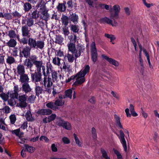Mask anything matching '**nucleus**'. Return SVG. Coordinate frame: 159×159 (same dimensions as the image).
I'll list each match as a JSON object with an SVG mask.
<instances>
[{
	"mask_svg": "<svg viewBox=\"0 0 159 159\" xmlns=\"http://www.w3.org/2000/svg\"><path fill=\"white\" fill-rule=\"evenodd\" d=\"M52 66L50 63L49 64H47V71H46V77L48 76V77H49L50 76V73L49 72V70L51 71V70H52Z\"/></svg>",
	"mask_w": 159,
	"mask_h": 159,
	"instance_id": "39",
	"label": "nucleus"
},
{
	"mask_svg": "<svg viewBox=\"0 0 159 159\" xmlns=\"http://www.w3.org/2000/svg\"><path fill=\"white\" fill-rule=\"evenodd\" d=\"M101 152L102 154V157H103L106 159L109 157L108 156L107 152L104 149H101Z\"/></svg>",
	"mask_w": 159,
	"mask_h": 159,
	"instance_id": "57",
	"label": "nucleus"
},
{
	"mask_svg": "<svg viewBox=\"0 0 159 159\" xmlns=\"http://www.w3.org/2000/svg\"><path fill=\"white\" fill-rule=\"evenodd\" d=\"M56 118V115L55 114H52L50 116H48V122H50L53 121Z\"/></svg>",
	"mask_w": 159,
	"mask_h": 159,
	"instance_id": "47",
	"label": "nucleus"
},
{
	"mask_svg": "<svg viewBox=\"0 0 159 159\" xmlns=\"http://www.w3.org/2000/svg\"><path fill=\"white\" fill-rule=\"evenodd\" d=\"M9 95L11 98L18 99V93L15 92L13 93V91H11V92L9 93Z\"/></svg>",
	"mask_w": 159,
	"mask_h": 159,
	"instance_id": "46",
	"label": "nucleus"
},
{
	"mask_svg": "<svg viewBox=\"0 0 159 159\" xmlns=\"http://www.w3.org/2000/svg\"><path fill=\"white\" fill-rule=\"evenodd\" d=\"M73 135L74 137V138L75 141V142L77 144V145L79 147H81V143L80 141L78 138L77 135L75 134L74 133L73 134Z\"/></svg>",
	"mask_w": 159,
	"mask_h": 159,
	"instance_id": "56",
	"label": "nucleus"
},
{
	"mask_svg": "<svg viewBox=\"0 0 159 159\" xmlns=\"http://www.w3.org/2000/svg\"><path fill=\"white\" fill-rule=\"evenodd\" d=\"M20 102L17 104L18 107L21 108H25L27 106V103L26 101L27 97L25 94H23L18 97V99Z\"/></svg>",
	"mask_w": 159,
	"mask_h": 159,
	"instance_id": "6",
	"label": "nucleus"
},
{
	"mask_svg": "<svg viewBox=\"0 0 159 159\" xmlns=\"http://www.w3.org/2000/svg\"><path fill=\"white\" fill-rule=\"evenodd\" d=\"M67 57L68 59V61L70 63H72L73 62L74 60H75V57L73 54H70L68 53L67 54V56H65L64 58Z\"/></svg>",
	"mask_w": 159,
	"mask_h": 159,
	"instance_id": "41",
	"label": "nucleus"
},
{
	"mask_svg": "<svg viewBox=\"0 0 159 159\" xmlns=\"http://www.w3.org/2000/svg\"><path fill=\"white\" fill-rule=\"evenodd\" d=\"M102 57L103 58L107 61L110 64L115 66L117 67L119 66L118 62L116 60L109 58L107 56L105 55L104 54H102Z\"/></svg>",
	"mask_w": 159,
	"mask_h": 159,
	"instance_id": "11",
	"label": "nucleus"
},
{
	"mask_svg": "<svg viewBox=\"0 0 159 159\" xmlns=\"http://www.w3.org/2000/svg\"><path fill=\"white\" fill-rule=\"evenodd\" d=\"M9 118L11 123L12 124H14L16 120L15 115L14 114H12L10 116Z\"/></svg>",
	"mask_w": 159,
	"mask_h": 159,
	"instance_id": "51",
	"label": "nucleus"
},
{
	"mask_svg": "<svg viewBox=\"0 0 159 159\" xmlns=\"http://www.w3.org/2000/svg\"><path fill=\"white\" fill-rule=\"evenodd\" d=\"M91 47V57L93 64H94L97 60L98 56L95 42H92Z\"/></svg>",
	"mask_w": 159,
	"mask_h": 159,
	"instance_id": "5",
	"label": "nucleus"
},
{
	"mask_svg": "<svg viewBox=\"0 0 159 159\" xmlns=\"http://www.w3.org/2000/svg\"><path fill=\"white\" fill-rule=\"evenodd\" d=\"M11 92V91H8V92L6 94L5 93L2 92L0 96L2 99L5 101H7L9 97V93Z\"/></svg>",
	"mask_w": 159,
	"mask_h": 159,
	"instance_id": "30",
	"label": "nucleus"
},
{
	"mask_svg": "<svg viewBox=\"0 0 159 159\" xmlns=\"http://www.w3.org/2000/svg\"><path fill=\"white\" fill-rule=\"evenodd\" d=\"M40 62V66L39 68H40V73H41V68H42V70L43 71V73L44 76V78H43V84L44 86L46 87V79H47V78H46V73L45 71V67L44 66L42 65V61H39Z\"/></svg>",
	"mask_w": 159,
	"mask_h": 159,
	"instance_id": "14",
	"label": "nucleus"
},
{
	"mask_svg": "<svg viewBox=\"0 0 159 159\" xmlns=\"http://www.w3.org/2000/svg\"><path fill=\"white\" fill-rule=\"evenodd\" d=\"M21 31L23 37H27L29 38L30 37V30H29V27L28 26L25 25L22 26L21 27Z\"/></svg>",
	"mask_w": 159,
	"mask_h": 159,
	"instance_id": "12",
	"label": "nucleus"
},
{
	"mask_svg": "<svg viewBox=\"0 0 159 159\" xmlns=\"http://www.w3.org/2000/svg\"><path fill=\"white\" fill-rule=\"evenodd\" d=\"M114 116L117 126L120 129H124L120 122V117L116 114L114 115Z\"/></svg>",
	"mask_w": 159,
	"mask_h": 159,
	"instance_id": "25",
	"label": "nucleus"
},
{
	"mask_svg": "<svg viewBox=\"0 0 159 159\" xmlns=\"http://www.w3.org/2000/svg\"><path fill=\"white\" fill-rule=\"evenodd\" d=\"M70 30L74 33H78L79 30V26L71 24L70 26Z\"/></svg>",
	"mask_w": 159,
	"mask_h": 159,
	"instance_id": "35",
	"label": "nucleus"
},
{
	"mask_svg": "<svg viewBox=\"0 0 159 159\" xmlns=\"http://www.w3.org/2000/svg\"><path fill=\"white\" fill-rule=\"evenodd\" d=\"M17 73L19 75H21L25 74V67L22 64H19L17 67Z\"/></svg>",
	"mask_w": 159,
	"mask_h": 159,
	"instance_id": "18",
	"label": "nucleus"
},
{
	"mask_svg": "<svg viewBox=\"0 0 159 159\" xmlns=\"http://www.w3.org/2000/svg\"><path fill=\"white\" fill-rule=\"evenodd\" d=\"M20 42L21 43H22L23 45L26 44L27 43L28 44L29 39L24 37L21 39Z\"/></svg>",
	"mask_w": 159,
	"mask_h": 159,
	"instance_id": "52",
	"label": "nucleus"
},
{
	"mask_svg": "<svg viewBox=\"0 0 159 159\" xmlns=\"http://www.w3.org/2000/svg\"><path fill=\"white\" fill-rule=\"evenodd\" d=\"M114 153L116 155L118 159H121L122 158V156L120 152L117 150L113 149Z\"/></svg>",
	"mask_w": 159,
	"mask_h": 159,
	"instance_id": "59",
	"label": "nucleus"
},
{
	"mask_svg": "<svg viewBox=\"0 0 159 159\" xmlns=\"http://www.w3.org/2000/svg\"><path fill=\"white\" fill-rule=\"evenodd\" d=\"M13 17L15 18H19L21 17V15L17 11L13 12L12 14Z\"/></svg>",
	"mask_w": 159,
	"mask_h": 159,
	"instance_id": "54",
	"label": "nucleus"
},
{
	"mask_svg": "<svg viewBox=\"0 0 159 159\" xmlns=\"http://www.w3.org/2000/svg\"><path fill=\"white\" fill-rule=\"evenodd\" d=\"M73 90L71 89H68L65 91V96L66 97H67L71 99L72 98V94L73 92Z\"/></svg>",
	"mask_w": 159,
	"mask_h": 159,
	"instance_id": "36",
	"label": "nucleus"
},
{
	"mask_svg": "<svg viewBox=\"0 0 159 159\" xmlns=\"http://www.w3.org/2000/svg\"><path fill=\"white\" fill-rule=\"evenodd\" d=\"M14 58L11 56H8L7 59V62L9 64H11L15 61Z\"/></svg>",
	"mask_w": 159,
	"mask_h": 159,
	"instance_id": "49",
	"label": "nucleus"
},
{
	"mask_svg": "<svg viewBox=\"0 0 159 159\" xmlns=\"http://www.w3.org/2000/svg\"><path fill=\"white\" fill-rule=\"evenodd\" d=\"M32 89L30 87L28 83L23 84L22 86V90L25 93H28L31 91Z\"/></svg>",
	"mask_w": 159,
	"mask_h": 159,
	"instance_id": "16",
	"label": "nucleus"
},
{
	"mask_svg": "<svg viewBox=\"0 0 159 159\" xmlns=\"http://www.w3.org/2000/svg\"><path fill=\"white\" fill-rule=\"evenodd\" d=\"M43 0H41L39 2L37 3L36 6V7H40V9L42 11L46 10V8L45 6L46 3Z\"/></svg>",
	"mask_w": 159,
	"mask_h": 159,
	"instance_id": "23",
	"label": "nucleus"
},
{
	"mask_svg": "<svg viewBox=\"0 0 159 159\" xmlns=\"http://www.w3.org/2000/svg\"><path fill=\"white\" fill-rule=\"evenodd\" d=\"M61 19L62 24L66 27L69 23V17L66 16L63 14Z\"/></svg>",
	"mask_w": 159,
	"mask_h": 159,
	"instance_id": "24",
	"label": "nucleus"
},
{
	"mask_svg": "<svg viewBox=\"0 0 159 159\" xmlns=\"http://www.w3.org/2000/svg\"><path fill=\"white\" fill-rule=\"evenodd\" d=\"M34 19L31 17H29L26 19L27 25L28 27H31L33 26L34 24Z\"/></svg>",
	"mask_w": 159,
	"mask_h": 159,
	"instance_id": "34",
	"label": "nucleus"
},
{
	"mask_svg": "<svg viewBox=\"0 0 159 159\" xmlns=\"http://www.w3.org/2000/svg\"><path fill=\"white\" fill-rule=\"evenodd\" d=\"M42 16H41V19L45 21H47L49 17V15L48 12V11L46 10L42 11Z\"/></svg>",
	"mask_w": 159,
	"mask_h": 159,
	"instance_id": "28",
	"label": "nucleus"
},
{
	"mask_svg": "<svg viewBox=\"0 0 159 159\" xmlns=\"http://www.w3.org/2000/svg\"><path fill=\"white\" fill-rule=\"evenodd\" d=\"M32 81L33 82H39L42 80V75L40 73V69L39 66L37 67L34 72L30 73Z\"/></svg>",
	"mask_w": 159,
	"mask_h": 159,
	"instance_id": "3",
	"label": "nucleus"
},
{
	"mask_svg": "<svg viewBox=\"0 0 159 159\" xmlns=\"http://www.w3.org/2000/svg\"><path fill=\"white\" fill-rule=\"evenodd\" d=\"M78 76V77L76 78L75 81L73 84V85L75 86L82 84L85 82V80L84 76L81 75V74H80L79 76Z\"/></svg>",
	"mask_w": 159,
	"mask_h": 159,
	"instance_id": "10",
	"label": "nucleus"
},
{
	"mask_svg": "<svg viewBox=\"0 0 159 159\" xmlns=\"http://www.w3.org/2000/svg\"><path fill=\"white\" fill-rule=\"evenodd\" d=\"M18 50L19 51V57L21 58L23 57L25 58L30 57L31 49L29 48V46L26 45L24 47L21 45L19 47Z\"/></svg>",
	"mask_w": 159,
	"mask_h": 159,
	"instance_id": "2",
	"label": "nucleus"
},
{
	"mask_svg": "<svg viewBox=\"0 0 159 159\" xmlns=\"http://www.w3.org/2000/svg\"><path fill=\"white\" fill-rule=\"evenodd\" d=\"M90 67L89 65H87L85 66L84 68L83 71H80L78 73L79 74H80L81 75L84 76L86 74L89 73L90 70Z\"/></svg>",
	"mask_w": 159,
	"mask_h": 159,
	"instance_id": "26",
	"label": "nucleus"
},
{
	"mask_svg": "<svg viewBox=\"0 0 159 159\" xmlns=\"http://www.w3.org/2000/svg\"><path fill=\"white\" fill-rule=\"evenodd\" d=\"M98 0H85V2L87 3L89 5L91 6L92 7H93L94 6L93 5V1H96Z\"/></svg>",
	"mask_w": 159,
	"mask_h": 159,
	"instance_id": "62",
	"label": "nucleus"
},
{
	"mask_svg": "<svg viewBox=\"0 0 159 159\" xmlns=\"http://www.w3.org/2000/svg\"><path fill=\"white\" fill-rule=\"evenodd\" d=\"M38 57L35 55H32L29 58L26 59L24 61V65L26 66L27 69H30V72L33 71L32 68L34 65L36 68L40 66V62L38 61Z\"/></svg>",
	"mask_w": 159,
	"mask_h": 159,
	"instance_id": "1",
	"label": "nucleus"
},
{
	"mask_svg": "<svg viewBox=\"0 0 159 159\" xmlns=\"http://www.w3.org/2000/svg\"><path fill=\"white\" fill-rule=\"evenodd\" d=\"M48 83L47 87L48 88H50L52 85V82L51 79L49 77H48V80H46V83Z\"/></svg>",
	"mask_w": 159,
	"mask_h": 159,
	"instance_id": "58",
	"label": "nucleus"
},
{
	"mask_svg": "<svg viewBox=\"0 0 159 159\" xmlns=\"http://www.w3.org/2000/svg\"><path fill=\"white\" fill-rule=\"evenodd\" d=\"M25 116L26 120L28 121H31V117L32 116V114H31V111H27L25 114Z\"/></svg>",
	"mask_w": 159,
	"mask_h": 159,
	"instance_id": "48",
	"label": "nucleus"
},
{
	"mask_svg": "<svg viewBox=\"0 0 159 159\" xmlns=\"http://www.w3.org/2000/svg\"><path fill=\"white\" fill-rule=\"evenodd\" d=\"M51 148L52 152H56L57 151L58 149L55 144H52L51 145Z\"/></svg>",
	"mask_w": 159,
	"mask_h": 159,
	"instance_id": "64",
	"label": "nucleus"
},
{
	"mask_svg": "<svg viewBox=\"0 0 159 159\" xmlns=\"http://www.w3.org/2000/svg\"><path fill=\"white\" fill-rule=\"evenodd\" d=\"M52 113V110L49 109H39L37 112V114L41 115H49Z\"/></svg>",
	"mask_w": 159,
	"mask_h": 159,
	"instance_id": "9",
	"label": "nucleus"
},
{
	"mask_svg": "<svg viewBox=\"0 0 159 159\" xmlns=\"http://www.w3.org/2000/svg\"><path fill=\"white\" fill-rule=\"evenodd\" d=\"M62 31L64 34L65 36L68 35L70 34V32L68 30V27H66L65 28H63L62 29Z\"/></svg>",
	"mask_w": 159,
	"mask_h": 159,
	"instance_id": "63",
	"label": "nucleus"
},
{
	"mask_svg": "<svg viewBox=\"0 0 159 159\" xmlns=\"http://www.w3.org/2000/svg\"><path fill=\"white\" fill-rule=\"evenodd\" d=\"M54 103L52 102H50L47 103L46 104V106L47 107L49 108H50L53 110H56V109H58V107L55 106Z\"/></svg>",
	"mask_w": 159,
	"mask_h": 159,
	"instance_id": "37",
	"label": "nucleus"
},
{
	"mask_svg": "<svg viewBox=\"0 0 159 159\" xmlns=\"http://www.w3.org/2000/svg\"><path fill=\"white\" fill-rule=\"evenodd\" d=\"M62 127L68 130H70L71 129V126L70 124L68 122L66 121H65Z\"/></svg>",
	"mask_w": 159,
	"mask_h": 159,
	"instance_id": "43",
	"label": "nucleus"
},
{
	"mask_svg": "<svg viewBox=\"0 0 159 159\" xmlns=\"http://www.w3.org/2000/svg\"><path fill=\"white\" fill-rule=\"evenodd\" d=\"M70 66H66L65 62H64V65L63 66L62 68L64 71L66 72H70L71 70L70 69Z\"/></svg>",
	"mask_w": 159,
	"mask_h": 159,
	"instance_id": "53",
	"label": "nucleus"
},
{
	"mask_svg": "<svg viewBox=\"0 0 159 159\" xmlns=\"http://www.w3.org/2000/svg\"><path fill=\"white\" fill-rule=\"evenodd\" d=\"M66 2L63 1V3H59L58 6L57 7V11L61 12L65 11L66 9Z\"/></svg>",
	"mask_w": 159,
	"mask_h": 159,
	"instance_id": "15",
	"label": "nucleus"
},
{
	"mask_svg": "<svg viewBox=\"0 0 159 159\" xmlns=\"http://www.w3.org/2000/svg\"><path fill=\"white\" fill-rule=\"evenodd\" d=\"M69 19L70 21H72L75 24H77L78 22V16L75 13H73L69 16Z\"/></svg>",
	"mask_w": 159,
	"mask_h": 159,
	"instance_id": "20",
	"label": "nucleus"
},
{
	"mask_svg": "<svg viewBox=\"0 0 159 159\" xmlns=\"http://www.w3.org/2000/svg\"><path fill=\"white\" fill-rule=\"evenodd\" d=\"M63 38L61 36L58 34L56 35V38L55 43L58 44H61L63 42Z\"/></svg>",
	"mask_w": 159,
	"mask_h": 159,
	"instance_id": "40",
	"label": "nucleus"
},
{
	"mask_svg": "<svg viewBox=\"0 0 159 159\" xmlns=\"http://www.w3.org/2000/svg\"><path fill=\"white\" fill-rule=\"evenodd\" d=\"M35 49L39 48L42 49L44 47V43L43 41L38 40L37 41Z\"/></svg>",
	"mask_w": 159,
	"mask_h": 159,
	"instance_id": "31",
	"label": "nucleus"
},
{
	"mask_svg": "<svg viewBox=\"0 0 159 159\" xmlns=\"http://www.w3.org/2000/svg\"><path fill=\"white\" fill-rule=\"evenodd\" d=\"M23 10L25 12H28L32 8V6L30 3L28 2H23Z\"/></svg>",
	"mask_w": 159,
	"mask_h": 159,
	"instance_id": "21",
	"label": "nucleus"
},
{
	"mask_svg": "<svg viewBox=\"0 0 159 159\" xmlns=\"http://www.w3.org/2000/svg\"><path fill=\"white\" fill-rule=\"evenodd\" d=\"M20 131V128L11 131V132L13 134H15L16 136H18Z\"/></svg>",
	"mask_w": 159,
	"mask_h": 159,
	"instance_id": "61",
	"label": "nucleus"
},
{
	"mask_svg": "<svg viewBox=\"0 0 159 159\" xmlns=\"http://www.w3.org/2000/svg\"><path fill=\"white\" fill-rule=\"evenodd\" d=\"M3 18L7 20H11L13 18V16L11 13H5L3 14Z\"/></svg>",
	"mask_w": 159,
	"mask_h": 159,
	"instance_id": "42",
	"label": "nucleus"
},
{
	"mask_svg": "<svg viewBox=\"0 0 159 159\" xmlns=\"http://www.w3.org/2000/svg\"><path fill=\"white\" fill-rule=\"evenodd\" d=\"M52 79L53 81H56L57 79V71L53 70H51Z\"/></svg>",
	"mask_w": 159,
	"mask_h": 159,
	"instance_id": "45",
	"label": "nucleus"
},
{
	"mask_svg": "<svg viewBox=\"0 0 159 159\" xmlns=\"http://www.w3.org/2000/svg\"><path fill=\"white\" fill-rule=\"evenodd\" d=\"M10 109L8 106H5L4 108L2 109V110L5 113L7 114L10 112Z\"/></svg>",
	"mask_w": 159,
	"mask_h": 159,
	"instance_id": "60",
	"label": "nucleus"
},
{
	"mask_svg": "<svg viewBox=\"0 0 159 159\" xmlns=\"http://www.w3.org/2000/svg\"><path fill=\"white\" fill-rule=\"evenodd\" d=\"M37 41L35 39L32 38H29L28 46L29 48L31 50L32 49H35L36 48Z\"/></svg>",
	"mask_w": 159,
	"mask_h": 159,
	"instance_id": "13",
	"label": "nucleus"
},
{
	"mask_svg": "<svg viewBox=\"0 0 159 159\" xmlns=\"http://www.w3.org/2000/svg\"><path fill=\"white\" fill-rule=\"evenodd\" d=\"M64 102H62L61 100L57 99L56 100L54 104L58 106H61L64 105Z\"/></svg>",
	"mask_w": 159,
	"mask_h": 159,
	"instance_id": "50",
	"label": "nucleus"
},
{
	"mask_svg": "<svg viewBox=\"0 0 159 159\" xmlns=\"http://www.w3.org/2000/svg\"><path fill=\"white\" fill-rule=\"evenodd\" d=\"M17 42L16 40L13 39H11L6 44V46L9 47L14 48L16 45Z\"/></svg>",
	"mask_w": 159,
	"mask_h": 159,
	"instance_id": "27",
	"label": "nucleus"
},
{
	"mask_svg": "<svg viewBox=\"0 0 159 159\" xmlns=\"http://www.w3.org/2000/svg\"><path fill=\"white\" fill-rule=\"evenodd\" d=\"M82 50V48L80 46H79L75 49V52L73 53V54H75V62L76 61L77 58L80 56Z\"/></svg>",
	"mask_w": 159,
	"mask_h": 159,
	"instance_id": "17",
	"label": "nucleus"
},
{
	"mask_svg": "<svg viewBox=\"0 0 159 159\" xmlns=\"http://www.w3.org/2000/svg\"><path fill=\"white\" fill-rule=\"evenodd\" d=\"M39 11L36 9H32L28 13V16L34 19L37 20L39 17Z\"/></svg>",
	"mask_w": 159,
	"mask_h": 159,
	"instance_id": "7",
	"label": "nucleus"
},
{
	"mask_svg": "<svg viewBox=\"0 0 159 159\" xmlns=\"http://www.w3.org/2000/svg\"><path fill=\"white\" fill-rule=\"evenodd\" d=\"M65 121L61 117H57L56 120V124L59 127H62Z\"/></svg>",
	"mask_w": 159,
	"mask_h": 159,
	"instance_id": "33",
	"label": "nucleus"
},
{
	"mask_svg": "<svg viewBox=\"0 0 159 159\" xmlns=\"http://www.w3.org/2000/svg\"><path fill=\"white\" fill-rule=\"evenodd\" d=\"M24 146L25 147V150L26 151H27L30 153H32L34 152L35 148L34 147L32 146H29L28 145L24 144Z\"/></svg>",
	"mask_w": 159,
	"mask_h": 159,
	"instance_id": "32",
	"label": "nucleus"
},
{
	"mask_svg": "<svg viewBox=\"0 0 159 159\" xmlns=\"http://www.w3.org/2000/svg\"><path fill=\"white\" fill-rule=\"evenodd\" d=\"M35 91L36 95L38 96L39 94L42 93L43 89L40 86H36L35 88Z\"/></svg>",
	"mask_w": 159,
	"mask_h": 159,
	"instance_id": "38",
	"label": "nucleus"
},
{
	"mask_svg": "<svg viewBox=\"0 0 159 159\" xmlns=\"http://www.w3.org/2000/svg\"><path fill=\"white\" fill-rule=\"evenodd\" d=\"M100 20L101 22L104 23H107L108 24L111 25L112 26H114L112 23V21L108 17H104L101 18Z\"/></svg>",
	"mask_w": 159,
	"mask_h": 159,
	"instance_id": "22",
	"label": "nucleus"
},
{
	"mask_svg": "<svg viewBox=\"0 0 159 159\" xmlns=\"http://www.w3.org/2000/svg\"><path fill=\"white\" fill-rule=\"evenodd\" d=\"M8 35L11 38H15L16 35L15 31L11 30L8 31Z\"/></svg>",
	"mask_w": 159,
	"mask_h": 159,
	"instance_id": "44",
	"label": "nucleus"
},
{
	"mask_svg": "<svg viewBox=\"0 0 159 159\" xmlns=\"http://www.w3.org/2000/svg\"><path fill=\"white\" fill-rule=\"evenodd\" d=\"M121 139L120 140L121 143L122 144L124 151L126 152L127 150V147L126 142L125 139V134L122 130L119 131Z\"/></svg>",
	"mask_w": 159,
	"mask_h": 159,
	"instance_id": "8",
	"label": "nucleus"
},
{
	"mask_svg": "<svg viewBox=\"0 0 159 159\" xmlns=\"http://www.w3.org/2000/svg\"><path fill=\"white\" fill-rule=\"evenodd\" d=\"M68 51L73 54L75 52V43H70L67 44Z\"/></svg>",
	"mask_w": 159,
	"mask_h": 159,
	"instance_id": "29",
	"label": "nucleus"
},
{
	"mask_svg": "<svg viewBox=\"0 0 159 159\" xmlns=\"http://www.w3.org/2000/svg\"><path fill=\"white\" fill-rule=\"evenodd\" d=\"M91 132L93 139H96L97 138V133L96 129L94 127L92 128Z\"/></svg>",
	"mask_w": 159,
	"mask_h": 159,
	"instance_id": "55",
	"label": "nucleus"
},
{
	"mask_svg": "<svg viewBox=\"0 0 159 159\" xmlns=\"http://www.w3.org/2000/svg\"><path fill=\"white\" fill-rule=\"evenodd\" d=\"M120 10V7L118 5H115L112 7H110L109 11L110 18L112 20L118 19L119 18V13Z\"/></svg>",
	"mask_w": 159,
	"mask_h": 159,
	"instance_id": "4",
	"label": "nucleus"
},
{
	"mask_svg": "<svg viewBox=\"0 0 159 159\" xmlns=\"http://www.w3.org/2000/svg\"><path fill=\"white\" fill-rule=\"evenodd\" d=\"M29 79L26 74H25L20 75V81L22 83H28Z\"/></svg>",
	"mask_w": 159,
	"mask_h": 159,
	"instance_id": "19",
	"label": "nucleus"
}]
</instances>
